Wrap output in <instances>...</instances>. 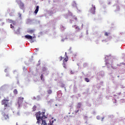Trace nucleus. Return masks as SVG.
Wrapping results in <instances>:
<instances>
[{
	"label": "nucleus",
	"mask_w": 125,
	"mask_h": 125,
	"mask_svg": "<svg viewBox=\"0 0 125 125\" xmlns=\"http://www.w3.org/2000/svg\"><path fill=\"white\" fill-rule=\"evenodd\" d=\"M53 123H54V121H52V122L50 121V123L48 124V125H53Z\"/></svg>",
	"instance_id": "a211bd4d"
},
{
	"label": "nucleus",
	"mask_w": 125,
	"mask_h": 125,
	"mask_svg": "<svg viewBox=\"0 0 125 125\" xmlns=\"http://www.w3.org/2000/svg\"><path fill=\"white\" fill-rule=\"evenodd\" d=\"M104 120V117L102 118V122H103V120Z\"/></svg>",
	"instance_id": "473e14b6"
},
{
	"label": "nucleus",
	"mask_w": 125,
	"mask_h": 125,
	"mask_svg": "<svg viewBox=\"0 0 125 125\" xmlns=\"http://www.w3.org/2000/svg\"><path fill=\"white\" fill-rule=\"evenodd\" d=\"M71 74H74V73H73V71H71V72H70Z\"/></svg>",
	"instance_id": "f704fd0d"
},
{
	"label": "nucleus",
	"mask_w": 125,
	"mask_h": 125,
	"mask_svg": "<svg viewBox=\"0 0 125 125\" xmlns=\"http://www.w3.org/2000/svg\"><path fill=\"white\" fill-rule=\"evenodd\" d=\"M60 61H62L63 60V57L62 56L60 57L59 58Z\"/></svg>",
	"instance_id": "4be33fe9"
},
{
	"label": "nucleus",
	"mask_w": 125,
	"mask_h": 125,
	"mask_svg": "<svg viewBox=\"0 0 125 125\" xmlns=\"http://www.w3.org/2000/svg\"><path fill=\"white\" fill-rule=\"evenodd\" d=\"M36 110H37V106L34 105L32 107L33 112H35V111H36Z\"/></svg>",
	"instance_id": "ddd939ff"
},
{
	"label": "nucleus",
	"mask_w": 125,
	"mask_h": 125,
	"mask_svg": "<svg viewBox=\"0 0 125 125\" xmlns=\"http://www.w3.org/2000/svg\"><path fill=\"white\" fill-rule=\"evenodd\" d=\"M79 109L76 110L75 111V114H77V113H79Z\"/></svg>",
	"instance_id": "bb28decb"
},
{
	"label": "nucleus",
	"mask_w": 125,
	"mask_h": 125,
	"mask_svg": "<svg viewBox=\"0 0 125 125\" xmlns=\"http://www.w3.org/2000/svg\"><path fill=\"white\" fill-rule=\"evenodd\" d=\"M106 65H107V67H108V66H109V63L107 62V63H106Z\"/></svg>",
	"instance_id": "2f4dec72"
},
{
	"label": "nucleus",
	"mask_w": 125,
	"mask_h": 125,
	"mask_svg": "<svg viewBox=\"0 0 125 125\" xmlns=\"http://www.w3.org/2000/svg\"><path fill=\"white\" fill-rule=\"evenodd\" d=\"M55 106H58V105L56 104H55Z\"/></svg>",
	"instance_id": "58836bf2"
},
{
	"label": "nucleus",
	"mask_w": 125,
	"mask_h": 125,
	"mask_svg": "<svg viewBox=\"0 0 125 125\" xmlns=\"http://www.w3.org/2000/svg\"><path fill=\"white\" fill-rule=\"evenodd\" d=\"M92 8L90 10V12L92 13V14H95V6L92 5Z\"/></svg>",
	"instance_id": "20e7f679"
},
{
	"label": "nucleus",
	"mask_w": 125,
	"mask_h": 125,
	"mask_svg": "<svg viewBox=\"0 0 125 125\" xmlns=\"http://www.w3.org/2000/svg\"><path fill=\"white\" fill-rule=\"evenodd\" d=\"M1 105H3V111L4 112H8L9 110H10L11 108L10 107V104L9 103V99L7 98V99L4 98L1 102Z\"/></svg>",
	"instance_id": "f257e3e1"
},
{
	"label": "nucleus",
	"mask_w": 125,
	"mask_h": 125,
	"mask_svg": "<svg viewBox=\"0 0 125 125\" xmlns=\"http://www.w3.org/2000/svg\"><path fill=\"white\" fill-rule=\"evenodd\" d=\"M24 37L25 39H27V40H33V37L31 35H25Z\"/></svg>",
	"instance_id": "423d86ee"
},
{
	"label": "nucleus",
	"mask_w": 125,
	"mask_h": 125,
	"mask_svg": "<svg viewBox=\"0 0 125 125\" xmlns=\"http://www.w3.org/2000/svg\"><path fill=\"white\" fill-rule=\"evenodd\" d=\"M73 28H75V29H77V30H79V31H80V27L79 26H77V25H74L72 26Z\"/></svg>",
	"instance_id": "4468645a"
},
{
	"label": "nucleus",
	"mask_w": 125,
	"mask_h": 125,
	"mask_svg": "<svg viewBox=\"0 0 125 125\" xmlns=\"http://www.w3.org/2000/svg\"><path fill=\"white\" fill-rule=\"evenodd\" d=\"M42 121V125H46V122H45V120H43V119H42V120H41Z\"/></svg>",
	"instance_id": "f8f14e48"
},
{
	"label": "nucleus",
	"mask_w": 125,
	"mask_h": 125,
	"mask_svg": "<svg viewBox=\"0 0 125 125\" xmlns=\"http://www.w3.org/2000/svg\"><path fill=\"white\" fill-rule=\"evenodd\" d=\"M82 27H83V24H82Z\"/></svg>",
	"instance_id": "c9c22d12"
},
{
	"label": "nucleus",
	"mask_w": 125,
	"mask_h": 125,
	"mask_svg": "<svg viewBox=\"0 0 125 125\" xmlns=\"http://www.w3.org/2000/svg\"><path fill=\"white\" fill-rule=\"evenodd\" d=\"M82 107V103H78L77 105V108L80 109Z\"/></svg>",
	"instance_id": "9d476101"
},
{
	"label": "nucleus",
	"mask_w": 125,
	"mask_h": 125,
	"mask_svg": "<svg viewBox=\"0 0 125 125\" xmlns=\"http://www.w3.org/2000/svg\"><path fill=\"white\" fill-rule=\"evenodd\" d=\"M112 69H115V68H114V67L112 66Z\"/></svg>",
	"instance_id": "e433bc0d"
},
{
	"label": "nucleus",
	"mask_w": 125,
	"mask_h": 125,
	"mask_svg": "<svg viewBox=\"0 0 125 125\" xmlns=\"http://www.w3.org/2000/svg\"><path fill=\"white\" fill-rule=\"evenodd\" d=\"M8 20L10 22V23H13V22H14V21L12 20L8 19Z\"/></svg>",
	"instance_id": "393cba45"
},
{
	"label": "nucleus",
	"mask_w": 125,
	"mask_h": 125,
	"mask_svg": "<svg viewBox=\"0 0 125 125\" xmlns=\"http://www.w3.org/2000/svg\"><path fill=\"white\" fill-rule=\"evenodd\" d=\"M21 15H21V14H19V16L20 19H22V18H21Z\"/></svg>",
	"instance_id": "cd10ccee"
},
{
	"label": "nucleus",
	"mask_w": 125,
	"mask_h": 125,
	"mask_svg": "<svg viewBox=\"0 0 125 125\" xmlns=\"http://www.w3.org/2000/svg\"><path fill=\"white\" fill-rule=\"evenodd\" d=\"M39 8H40V7L39 6H36V9L34 11V13L35 14H37L38 13V12H39Z\"/></svg>",
	"instance_id": "1a4fd4ad"
},
{
	"label": "nucleus",
	"mask_w": 125,
	"mask_h": 125,
	"mask_svg": "<svg viewBox=\"0 0 125 125\" xmlns=\"http://www.w3.org/2000/svg\"><path fill=\"white\" fill-rule=\"evenodd\" d=\"M34 32H35V31L32 29H28L27 31V32L29 34H33Z\"/></svg>",
	"instance_id": "6e6552de"
},
{
	"label": "nucleus",
	"mask_w": 125,
	"mask_h": 125,
	"mask_svg": "<svg viewBox=\"0 0 125 125\" xmlns=\"http://www.w3.org/2000/svg\"><path fill=\"white\" fill-rule=\"evenodd\" d=\"M61 87H65V84L62 83L61 85Z\"/></svg>",
	"instance_id": "5701e85b"
},
{
	"label": "nucleus",
	"mask_w": 125,
	"mask_h": 125,
	"mask_svg": "<svg viewBox=\"0 0 125 125\" xmlns=\"http://www.w3.org/2000/svg\"><path fill=\"white\" fill-rule=\"evenodd\" d=\"M42 71L43 72H45V71H46V68L45 67H43Z\"/></svg>",
	"instance_id": "b1692460"
},
{
	"label": "nucleus",
	"mask_w": 125,
	"mask_h": 125,
	"mask_svg": "<svg viewBox=\"0 0 125 125\" xmlns=\"http://www.w3.org/2000/svg\"><path fill=\"white\" fill-rule=\"evenodd\" d=\"M62 65L64 68H66V63H65V62H63Z\"/></svg>",
	"instance_id": "aec40b11"
},
{
	"label": "nucleus",
	"mask_w": 125,
	"mask_h": 125,
	"mask_svg": "<svg viewBox=\"0 0 125 125\" xmlns=\"http://www.w3.org/2000/svg\"><path fill=\"white\" fill-rule=\"evenodd\" d=\"M41 79L42 81H44V79H43V75L42 74L41 76Z\"/></svg>",
	"instance_id": "6ab92c4d"
},
{
	"label": "nucleus",
	"mask_w": 125,
	"mask_h": 125,
	"mask_svg": "<svg viewBox=\"0 0 125 125\" xmlns=\"http://www.w3.org/2000/svg\"><path fill=\"white\" fill-rule=\"evenodd\" d=\"M109 35H110V33L107 32L104 33V36H105V37H109Z\"/></svg>",
	"instance_id": "f3484780"
},
{
	"label": "nucleus",
	"mask_w": 125,
	"mask_h": 125,
	"mask_svg": "<svg viewBox=\"0 0 125 125\" xmlns=\"http://www.w3.org/2000/svg\"><path fill=\"white\" fill-rule=\"evenodd\" d=\"M47 92L48 94H51V93H52V90H51V89L48 90Z\"/></svg>",
	"instance_id": "2eb2a0df"
},
{
	"label": "nucleus",
	"mask_w": 125,
	"mask_h": 125,
	"mask_svg": "<svg viewBox=\"0 0 125 125\" xmlns=\"http://www.w3.org/2000/svg\"><path fill=\"white\" fill-rule=\"evenodd\" d=\"M65 57L63 58V62H67L68 60H69V59L68 58V56H67V53H65Z\"/></svg>",
	"instance_id": "39448f33"
},
{
	"label": "nucleus",
	"mask_w": 125,
	"mask_h": 125,
	"mask_svg": "<svg viewBox=\"0 0 125 125\" xmlns=\"http://www.w3.org/2000/svg\"><path fill=\"white\" fill-rule=\"evenodd\" d=\"M87 64L86 63L83 64V66H87Z\"/></svg>",
	"instance_id": "7c9ffc66"
},
{
	"label": "nucleus",
	"mask_w": 125,
	"mask_h": 125,
	"mask_svg": "<svg viewBox=\"0 0 125 125\" xmlns=\"http://www.w3.org/2000/svg\"><path fill=\"white\" fill-rule=\"evenodd\" d=\"M10 28H14L13 25H12V24H10Z\"/></svg>",
	"instance_id": "c756f323"
},
{
	"label": "nucleus",
	"mask_w": 125,
	"mask_h": 125,
	"mask_svg": "<svg viewBox=\"0 0 125 125\" xmlns=\"http://www.w3.org/2000/svg\"><path fill=\"white\" fill-rule=\"evenodd\" d=\"M23 102H24V98L21 97L18 98V104H19V107L21 106V104H23Z\"/></svg>",
	"instance_id": "7ed1b4c3"
},
{
	"label": "nucleus",
	"mask_w": 125,
	"mask_h": 125,
	"mask_svg": "<svg viewBox=\"0 0 125 125\" xmlns=\"http://www.w3.org/2000/svg\"><path fill=\"white\" fill-rule=\"evenodd\" d=\"M3 116H4V117L5 118V119H6V120L7 119H9V117L8 116V114H5V113L3 112L2 113Z\"/></svg>",
	"instance_id": "0eeeda50"
},
{
	"label": "nucleus",
	"mask_w": 125,
	"mask_h": 125,
	"mask_svg": "<svg viewBox=\"0 0 125 125\" xmlns=\"http://www.w3.org/2000/svg\"><path fill=\"white\" fill-rule=\"evenodd\" d=\"M44 114H45L44 112H39L36 114V119L37 120V124H40L41 121L46 119L47 117L44 115Z\"/></svg>",
	"instance_id": "f03ea898"
},
{
	"label": "nucleus",
	"mask_w": 125,
	"mask_h": 125,
	"mask_svg": "<svg viewBox=\"0 0 125 125\" xmlns=\"http://www.w3.org/2000/svg\"><path fill=\"white\" fill-rule=\"evenodd\" d=\"M121 64H122V65H125V63L124 62L121 63Z\"/></svg>",
	"instance_id": "72a5a7b5"
},
{
	"label": "nucleus",
	"mask_w": 125,
	"mask_h": 125,
	"mask_svg": "<svg viewBox=\"0 0 125 125\" xmlns=\"http://www.w3.org/2000/svg\"><path fill=\"white\" fill-rule=\"evenodd\" d=\"M97 120H100V116H97Z\"/></svg>",
	"instance_id": "c85d7f7f"
},
{
	"label": "nucleus",
	"mask_w": 125,
	"mask_h": 125,
	"mask_svg": "<svg viewBox=\"0 0 125 125\" xmlns=\"http://www.w3.org/2000/svg\"><path fill=\"white\" fill-rule=\"evenodd\" d=\"M85 81L86 83H89V79L88 78H85Z\"/></svg>",
	"instance_id": "412c9836"
},
{
	"label": "nucleus",
	"mask_w": 125,
	"mask_h": 125,
	"mask_svg": "<svg viewBox=\"0 0 125 125\" xmlns=\"http://www.w3.org/2000/svg\"><path fill=\"white\" fill-rule=\"evenodd\" d=\"M73 19H74V20H77L78 19H77L76 17H75V16L73 17Z\"/></svg>",
	"instance_id": "a878e982"
},
{
	"label": "nucleus",
	"mask_w": 125,
	"mask_h": 125,
	"mask_svg": "<svg viewBox=\"0 0 125 125\" xmlns=\"http://www.w3.org/2000/svg\"><path fill=\"white\" fill-rule=\"evenodd\" d=\"M13 92L15 94H18V91H17V89H14L13 91Z\"/></svg>",
	"instance_id": "dca6fc26"
},
{
	"label": "nucleus",
	"mask_w": 125,
	"mask_h": 125,
	"mask_svg": "<svg viewBox=\"0 0 125 125\" xmlns=\"http://www.w3.org/2000/svg\"><path fill=\"white\" fill-rule=\"evenodd\" d=\"M20 7L21 8H24V3L22 2L20 3Z\"/></svg>",
	"instance_id": "9b49d317"
},
{
	"label": "nucleus",
	"mask_w": 125,
	"mask_h": 125,
	"mask_svg": "<svg viewBox=\"0 0 125 125\" xmlns=\"http://www.w3.org/2000/svg\"><path fill=\"white\" fill-rule=\"evenodd\" d=\"M80 38H83V36H81L80 37Z\"/></svg>",
	"instance_id": "4c0bfd02"
}]
</instances>
